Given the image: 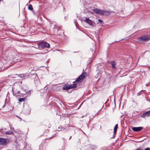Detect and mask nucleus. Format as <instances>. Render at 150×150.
I'll return each instance as SVG.
<instances>
[{
    "label": "nucleus",
    "mask_w": 150,
    "mask_h": 150,
    "mask_svg": "<svg viewBox=\"0 0 150 150\" xmlns=\"http://www.w3.org/2000/svg\"><path fill=\"white\" fill-rule=\"evenodd\" d=\"M135 150H143V149L140 148H138Z\"/></svg>",
    "instance_id": "20"
},
{
    "label": "nucleus",
    "mask_w": 150,
    "mask_h": 150,
    "mask_svg": "<svg viewBox=\"0 0 150 150\" xmlns=\"http://www.w3.org/2000/svg\"><path fill=\"white\" fill-rule=\"evenodd\" d=\"M12 91L13 93V95L17 97L18 96H20V93L19 91H18L17 93H16L13 90Z\"/></svg>",
    "instance_id": "11"
},
{
    "label": "nucleus",
    "mask_w": 150,
    "mask_h": 150,
    "mask_svg": "<svg viewBox=\"0 0 150 150\" xmlns=\"http://www.w3.org/2000/svg\"><path fill=\"white\" fill-rule=\"evenodd\" d=\"M87 76V74L86 73H84L82 74L74 82H77L81 80H83Z\"/></svg>",
    "instance_id": "4"
},
{
    "label": "nucleus",
    "mask_w": 150,
    "mask_h": 150,
    "mask_svg": "<svg viewBox=\"0 0 150 150\" xmlns=\"http://www.w3.org/2000/svg\"><path fill=\"white\" fill-rule=\"evenodd\" d=\"M38 45L39 48H49L50 47V44L45 41L41 42L39 43Z\"/></svg>",
    "instance_id": "3"
},
{
    "label": "nucleus",
    "mask_w": 150,
    "mask_h": 150,
    "mask_svg": "<svg viewBox=\"0 0 150 150\" xmlns=\"http://www.w3.org/2000/svg\"><path fill=\"white\" fill-rule=\"evenodd\" d=\"M85 22L89 24L90 25L94 26L95 25V22L91 20L88 18H86L85 19L84 21Z\"/></svg>",
    "instance_id": "6"
},
{
    "label": "nucleus",
    "mask_w": 150,
    "mask_h": 150,
    "mask_svg": "<svg viewBox=\"0 0 150 150\" xmlns=\"http://www.w3.org/2000/svg\"><path fill=\"white\" fill-rule=\"evenodd\" d=\"M150 40V36L144 35L137 38V40L139 42L142 43L148 41Z\"/></svg>",
    "instance_id": "1"
},
{
    "label": "nucleus",
    "mask_w": 150,
    "mask_h": 150,
    "mask_svg": "<svg viewBox=\"0 0 150 150\" xmlns=\"http://www.w3.org/2000/svg\"><path fill=\"white\" fill-rule=\"evenodd\" d=\"M1 0H0V1H1Z\"/></svg>",
    "instance_id": "24"
},
{
    "label": "nucleus",
    "mask_w": 150,
    "mask_h": 150,
    "mask_svg": "<svg viewBox=\"0 0 150 150\" xmlns=\"http://www.w3.org/2000/svg\"><path fill=\"white\" fill-rule=\"evenodd\" d=\"M93 11L96 13L100 14L101 15H108L110 13L109 12L105 11H102L98 9H95L93 10Z\"/></svg>",
    "instance_id": "2"
},
{
    "label": "nucleus",
    "mask_w": 150,
    "mask_h": 150,
    "mask_svg": "<svg viewBox=\"0 0 150 150\" xmlns=\"http://www.w3.org/2000/svg\"><path fill=\"white\" fill-rule=\"evenodd\" d=\"M118 127V124H116L114 128V134L112 138H113L115 137V134L116 132L117 129Z\"/></svg>",
    "instance_id": "9"
},
{
    "label": "nucleus",
    "mask_w": 150,
    "mask_h": 150,
    "mask_svg": "<svg viewBox=\"0 0 150 150\" xmlns=\"http://www.w3.org/2000/svg\"><path fill=\"white\" fill-rule=\"evenodd\" d=\"M62 88L64 90H68L70 89L69 85L64 86Z\"/></svg>",
    "instance_id": "13"
},
{
    "label": "nucleus",
    "mask_w": 150,
    "mask_h": 150,
    "mask_svg": "<svg viewBox=\"0 0 150 150\" xmlns=\"http://www.w3.org/2000/svg\"><path fill=\"white\" fill-rule=\"evenodd\" d=\"M70 88L71 89L76 88L77 86V84L76 83H74L70 85H69Z\"/></svg>",
    "instance_id": "12"
},
{
    "label": "nucleus",
    "mask_w": 150,
    "mask_h": 150,
    "mask_svg": "<svg viewBox=\"0 0 150 150\" xmlns=\"http://www.w3.org/2000/svg\"><path fill=\"white\" fill-rule=\"evenodd\" d=\"M150 110L146 112L142 115V117H148L150 115Z\"/></svg>",
    "instance_id": "8"
},
{
    "label": "nucleus",
    "mask_w": 150,
    "mask_h": 150,
    "mask_svg": "<svg viewBox=\"0 0 150 150\" xmlns=\"http://www.w3.org/2000/svg\"><path fill=\"white\" fill-rule=\"evenodd\" d=\"M143 129L142 127H132V129L134 132H138Z\"/></svg>",
    "instance_id": "7"
},
{
    "label": "nucleus",
    "mask_w": 150,
    "mask_h": 150,
    "mask_svg": "<svg viewBox=\"0 0 150 150\" xmlns=\"http://www.w3.org/2000/svg\"><path fill=\"white\" fill-rule=\"evenodd\" d=\"M25 98H22L20 99H19V101L20 102H22L23 101H24L25 100Z\"/></svg>",
    "instance_id": "17"
},
{
    "label": "nucleus",
    "mask_w": 150,
    "mask_h": 150,
    "mask_svg": "<svg viewBox=\"0 0 150 150\" xmlns=\"http://www.w3.org/2000/svg\"><path fill=\"white\" fill-rule=\"evenodd\" d=\"M98 21L100 23H102L103 22V21L100 19H98Z\"/></svg>",
    "instance_id": "19"
},
{
    "label": "nucleus",
    "mask_w": 150,
    "mask_h": 150,
    "mask_svg": "<svg viewBox=\"0 0 150 150\" xmlns=\"http://www.w3.org/2000/svg\"><path fill=\"white\" fill-rule=\"evenodd\" d=\"M25 77L24 75V74H21L20 75H18V78L19 79H23V78Z\"/></svg>",
    "instance_id": "15"
},
{
    "label": "nucleus",
    "mask_w": 150,
    "mask_h": 150,
    "mask_svg": "<svg viewBox=\"0 0 150 150\" xmlns=\"http://www.w3.org/2000/svg\"><path fill=\"white\" fill-rule=\"evenodd\" d=\"M28 9L30 10H32L33 9L32 6L31 4H29L28 6Z\"/></svg>",
    "instance_id": "16"
},
{
    "label": "nucleus",
    "mask_w": 150,
    "mask_h": 150,
    "mask_svg": "<svg viewBox=\"0 0 150 150\" xmlns=\"http://www.w3.org/2000/svg\"><path fill=\"white\" fill-rule=\"evenodd\" d=\"M144 150H150V149L149 148H147L146 149Z\"/></svg>",
    "instance_id": "21"
},
{
    "label": "nucleus",
    "mask_w": 150,
    "mask_h": 150,
    "mask_svg": "<svg viewBox=\"0 0 150 150\" xmlns=\"http://www.w3.org/2000/svg\"><path fill=\"white\" fill-rule=\"evenodd\" d=\"M71 137H70V138L69 139H70V138H71Z\"/></svg>",
    "instance_id": "23"
},
{
    "label": "nucleus",
    "mask_w": 150,
    "mask_h": 150,
    "mask_svg": "<svg viewBox=\"0 0 150 150\" xmlns=\"http://www.w3.org/2000/svg\"><path fill=\"white\" fill-rule=\"evenodd\" d=\"M5 134H9V135H11L13 133L11 131H9L8 132H4Z\"/></svg>",
    "instance_id": "14"
},
{
    "label": "nucleus",
    "mask_w": 150,
    "mask_h": 150,
    "mask_svg": "<svg viewBox=\"0 0 150 150\" xmlns=\"http://www.w3.org/2000/svg\"><path fill=\"white\" fill-rule=\"evenodd\" d=\"M21 60L20 59H16V61H17V62H20L21 61ZM13 61H14V62H16V60H15V59H14L13 60Z\"/></svg>",
    "instance_id": "18"
},
{
    "label": "nucleus",
    "mask_w": 150,
    "mask_h": 150,
    "mask_svg": "<svg viewBox=\"0 0 150 150\" xmlns=\"http://www.w3.org/2000/svg\"><path fill=\"white\" fill-rule=\"evenodd\" d=\"M8 142V139L3 138H0V145H5Z\"/></svg>",
    "instance_id": "5"
},
{
    "label": "nucleus",
    "mask_w": 150,
    "mask_h": 150,
    "mask_svg": "<svg viewBox=\"0 0 150 150\" xmlns=\"http://www.w3.org/2000/svg\"><path fill=\"white\" fill-rule=\"evenodd\" d=\"M110 63L112 68L115 69H116V63L115 62L112 61L110 62Z\"/></svg>",
    "instance_id": "10"
},
{
    "label": "nucleus",
    "mask_w": 150,
    "mask_h": 150,
    "mask_svg": "<svg viewBox=\"0 0 150 150\" xmlns=\"http://www.w3.org/2000/svg\"><path fill=\"white\" fill-rule=\"evenodd\" d=\"M17 56H16V57H15L16 58H17Z\"/></svg>",
    "instance_id": "22"
}]
</instances>
